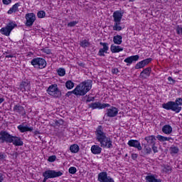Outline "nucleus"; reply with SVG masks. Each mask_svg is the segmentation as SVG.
I'll list each match as a JSON object with an SVG mask.
<instances>
[{
    "label": "nucleus",
    "mask_w": 182,
    "mask_h": 182,
    "mask_svg": "<svg viewBox=\"0 0 182 182\" xmlns=\"http://www.w3.org/2000/svg\"><path fill=\"white\" fill-rule=\"evenodd\" d=\"M122 39H123V37L120 35H117L113 37V42L115 43V45H122Z\"/></svg>",
    "instance_id": "obj_28"
},
{
    "label": "nucleus",
    "mask_w": 182,
    "mask_h": 182,
    "mask_svg": "<svg viewBox=\"0 0 182 182\" xmlns=\"http://www.w3.org/2000/svg\"><path fill=\"white\" fill-rule=\"evenodd\" d=\"M56 160V156L53 155L48 157V161L50 163H53Z\"/></svg>",
    "instance_id": "obj_43"
},
{
    "label": "nucleus",
    "mask_w": 182,
    "mask_h": 182,
    "mask_svg": "<svg viewBox=\"0 0 182 182\" xmlns=\"http://www.w3.org/2000/svg\"><path fill=\"white\" fill-rule=\"evenodd\" d=\"M70 151L71 153H78L79 152V145L73 144L70 146Z\"/></svg>",
    "instance_id": "obj_31"
},
{
    "label": "nucleus",
    "mask_w": 182,
    "mask_h": 182,
    "mask_svg": "<svg viewBox=\"0 0 182 182\" xmlns=\"http://www.w3.org/2000/svg\"><path fill=\"white\" fill-rule=\"evenodd\" d=\"M26 26H32L35 21H36V16L33 13H28L25 16Z\"/></svg>",
    "instance_id": "obj_12"
},
{
    "label": "nucleus",
    "mask_w": 182,
    "mask_h": 182,
    "mask_svg": "<svg viewBox=\"0 0 182 182\" xmlns=\"http://www.w3.org/2000/svg\"><path fill=\"white\" fill-rule=\"evenodd\" d=\"M92 85L93 81L92 80L82 82L73 90V95L75 96H85L92 89Z\"/></svg>",
    "instance_id": "obj_2"
},
{
    "label": "nucleus",
    "mask_w": 182,
    "mask_h": 182,
    "mask_svg": "<svg viewBox=\"0 0 182 182\" xmlns=\"http://www.w3.org/2000/svg\"><path fill=\"white\" fill-rule=\"evenodd\" d=\"M31 64L35 69H45L46 68V60L43 58H33L31 61Z\"/></svg>",
    "instance_id": "obj_6"
},
{
    "label": "nucleus",
    "mask_w": 182,
    "mask_h": 182,
    "mask_svg": "<svg viewBox=\"0 0 182 182\" xmlns=\"http://www.w3.org/2000/svg\"><path fill=\"white\" fill-rule=\"evenodd\" d=\"M73 94V90L69 91L66 93L65 96H67V97H69V96L72 95Z\"/></svg>",
    "instance_id": "obj_53"
},
{
    "label": "nucleus",
    "mask_w": 182,
    "mask_h": 182,
    "mask_svg": "<svg viewBox=\"0 0 182 182\" xmlns=\"http://www.w3.org/2000/svg\"><path fill=\"white\" fill-rule=\"evenodd\" d=\"M12 2V0H3V4L4 5H9Z\"/></svg>",
    "instance_id": "obj_48"
},
{
    "label": "nucleus",
    "mask_w": 182,
    "mask_h": 182,
    "mask_svg": "<svg viewBox=\"0 0 182 182\" xmlns=\"http://www.w3.org/2000/svg\"><path fill=\"white\" fill-rule=\"evenodd\" d=\"M144 150L146 154H150L151 153V148L147 146V145L144 146Z\"/></svg>",
    "instance_id": "obj_40"
},
{
    "label": "nucleus",
    "mask_w": 182,
    "mask_h": 182,
    "mask_svg": "<svg viewBox=\"0 0 182 182\" xmlns=\"http://www.w3.org/2000/svg\"><path fill=\"white\" fill-rule=\"evenodd\" d=\"M126 157H127V154H126Z\"/></svg>",
    "instance_id": "obj_59"
},
{
    "label": "nucleus",
    "mask_w": 182,
    "mask_h": 182,
    "mask_svg": "<svg viewBox=\"0 0 182 182\" xmlns=\"http://www.w3.org/2000/svg\"><path fill=\"white\" fill-rule=\"evenodd\" d=\"M151 146L154 153H159V150L157 149V146H156V145H151Z\"/></svg>",
    "instance_id": "obj_47"
},
{
    "label": "nucleus",
    "mask_w": 182,
    "mask_h": 182,
    "mask_svg": "<svg viewBox=\"0 0 182 182\" xmlns=\"http://www.w3.org/2000/svg\"><path fill=\"white\" fill-rule=\"evenodd\" d=\"M57 73L58 76L63 77L66 75V70L63 68H60L57 70Z\"/></svg>",
    "instance_id": "obj_32"
},
{
    "label": "nucleus",
    "mask_w": 182,
    "mask_h": 182,
    "mask_svg": "<svg viewBox=\"0 0 182 182\" xmlns=\"http://www.w3.org/2000/svg\"><path fill=\"white\" fill-rule=\"evenodd\" d=\"M170 150H171V153L173 154H177V153H178V151H180L178 149V147L174 146H172L170 148Z\"/></svg>",
    "instance_id": "obj_35"
},
{
    "label": "nucleus",
    "mask_w": 182,
    "mask_h": 182,
    "mask_svg": "<svg viewBox=\"0 0 182 182\" xmlns=\"http://www.w3.org/2000/svg\"><path fill=\"white\" fill-rule=\"evenodd\" d=\"M55 126H63V120L58 119L55 121Z\"/></svg>",
    "instance_id": "obj_42"
},
{
    "label": "nucleus",
    "mask_w": 182,
    "mask_h": 182,
    "mask_svg": "<svg viewBox=\"0 0 182 182\" xmlns=\"http://www.w3.org/2000/svg\"><path fill=\"white\" fill-rule=\"evenodd\" d=\"M156 139H158V140L159 141H170V140H173V138L171 137H166V136H161V135H158L156 136Z\"/></svg>",
    "instance_id": "obj_30"
},
{
    "label": "nucleus",
    "mask_w": 182,
    "mask_h": 182,
    "mask_svg": "<svg viewBox=\"0 0 182 182\" xmlns=\"http://www.w3.org/2000/svg\"><path fill=\"white\" fill-rule=\"evenodd\" d=\"M65 87L68 90L73 89L75 87V82H72V80H68L65 82Z\"/></svg>",
    "instance_id": "obj_34"
},
{
    "label": "nucleus",
    "mask_w": 182,
    "mask_h": 182,
    "mask_svg": "<svg viewBox=\"0 0 182 182\" xmlns=\"http://www.w3.org/2000/svg\"><path fill=\"white\" fill-rule=\"evenodd\" d=\"M151 73V68L148 67L141 71V73H140V78L147 79V77H149Z\"/></svg>",
    "instance_id": "obj_21"
},
{
    "label": "nucleus",
    "mask_w": 182,
    "mask_h": 182,
    "mask_svg": "<svg viewBox=\"0 0 182 182\" xmlns=\"http://www.w3.org/2000/svg\"><path fill=\"white\" fill-rule=\"evenodd\" d=\"M16 26H18V24H16L15 21H10L6 27H3L0 29V33L5 36H9L11 32H12L14 28H16Z\"/></svg>",
    "instance_id": "obj_5"
},
{
    "label": "nucleus",
    "mask_w": 182,
    "mask_h": 182,
    "mask_svg": "<svg viewBox=\"0 0 182 182\" xmlns=\"http://www.w3.org/2000/svg\"><path fill=\"white\" fill-rule=\"evenodd\" d=\"M0 160L1 161H5V160H6V154L0 153Z\"/></svg>",
    "instance_id": "obj_44"
},
{
    "label": "nucleus",
    "mask_w": 182,
    "mask_h": 182,
    "mask_svg": "<svg viewBox=\"0 0 182 182\" xmlns=\"http://www.w3.org/2000/svg\"><path fill=\"white\" fill-rule=\"evenodd\" d=\"M77 65H78V66H80L81 68H85V63L78 62Z\"/></svg>",
    "instance_id": "obj_54"
},
{
    "label": "nucleus",
    "mask_w": 182,
    "mask_h": 182,
    "mask_svg": "<svg viewBox=\"0 0 182 182\" xmlns=\"http://www.w3.org/2000/svg\"><path fill=\"white\" fill-rule=\"evenodd\" d=\"M98 181L100 182H114V180L107 176V172H100L98 174Z\"/></svg>",
    "instance_id": "obj_13"
},
{
    "label": "nucleus",
    "mask_w": 182,
    "mask_h": 182,
    "mask_svg": "<svg viewBox=\"0 0 182 182\" xmlns=\"http://www.w3.org/2000/svg\"><path fill=\"white\" fill-rule=\"evenodd\" d=\"M164 1H168V0H164Z\"/></svg>",
    "instance_id": "obj_60"
},
{
    "label": "nucleus",
    "mask_w": 182,
    "mask_h": 182,
    "mask_svg": "<svg viewBox=\"0 0 182 182\" xmlns=\"http://www.w3.org/2000/svg\"><path fill=\"white\" fill-rule=\"evenodd\" d=\"M162 132L164 134H171L173 133V128L168 124H166L162 127Z\"/></svg>",
    "instance_id": "obj_25"
},
{
    "label": "nucleus",
    "mask_w": 182,
    "mask_h": 182,
    "mask_svg": "<svg viewBox=\"0 0 182 182\" xmlns=\"http://www.w3.org/2000/svg\"><path fill=\"white\" fill-rule=\"evenodd\" d=\"M80 45L81 48H89V46H90V43H89V41H87V40L85 39L80 41Z\"/></svg>",
    "instance_id": "obj_33"
},
{
    "label": "nucleus",
    "mask_w": 182,
    "mask_h": 182,
    "mask_svg": "<svg viewBox=\"0 0 182 182\" xmlns=\"http://www.w3.org/2000/svg\"><path fill=\"white\" fill-rule=\"evenodd\" d=\"M144 64L143 63L142 61L139 62L138 63L136 64L135 65V69H142V68H144Z\"/></svg>",
    "instance_id": "obj_37"
},
{
    "label": "nucleus",
    "mask_w": 182,
    "mask_h": 182,
    "mask_svg": "<svg viewBox=\"0 0 182 182\" xmlns=\"http://www.w3.org/2000/svg\"><path fill=\"white\" fill-rule=\"evenodd\" d=\"M77 23H78V21H70V23H68V26L70 28H72L73 26H76Z\"/></svg>",
    "instance_id": "obj_41"
},
{
    "label": "nucleus",
    "mask_w": 182,
    "mask_h": 182,
    "mask_svg": "<svg viewBox=\"0 0 182 182\" xmlns=\"http://www.w3.org/2000/svg\"><path fill=\"white\" fill-rule=\"evenodd\" d=\"M14 55H6V58H14Z\"/></svg>",
    "instance_id": "obj_58"
},
{
    "label": "nucleus",
    "mask_w": 182,
    "mask_h": 182,
    "mask_svg": "<svg viewBox=\"0 0 182 182\" xmlns=\"http://www.w3.org/2000/svg\"><path fill=\"white\" fill-rule=\"evenodd\" d=\"M153 60V58H146L142 61V63L144 64V65L146 66V65H149V63H150V62H151Z\"/></svg>",
    "instance_id": "obj_39"
},
{
    "label": "nucleus",
    "mask_w": 182,
    "mask_h": 182,
    "mask_svg": "<svg viewBox=\"0 0 182 182\" xmlns=\"http://www.w3.org/2000/svg\"><path fill=\"white\" fill-rule=\"evenodd\" d=\"M47 92L50 96H53V97L58 99L62 96V92H60L59 88H58V85L56 84L50 85L47 90Z\"/></svg>",
    "instance_id": "obj_7"
},
{
    "label": "nucleus",
    "mask_w": 182,
    "mask_h": 182,
    "mask_svg": "<svg viewBox=\"0 0 182 182\" xmlns=\"http://www.w3.org/2000/svg\"><path fill=\"white\" fill-rule=\"evenodd\" d=\"M176 33H177L178 35H182V28L180 27V26H178L176 27Z\"/></svg>",
    "instance_id": "obj_45"
},
{
    "label": "nucleus",
    "mask_w": 182,
    "mask_h": 182,
    "mask_svg": "<svg viewBox=\"0 0 182 182\" xmlns=\"http://www.w3.org/2000/svg\"><path fill=\"white\" fill-rule=\"evenodd\" d=\"M76 171H77V170L76 169V167H75V166H71L68 169V172L70 173V174H75Z\"/></svg>",
    "instance_id": "obj_38"
},
{
    "label": "nucleus",
    "mask_w": 182,
    "mask_h": 182,
    "mask_svg": "<svg viewBox=\"0 0 182 182\" xmlns=\"http://www.w3.org/2000/svg\"><path fill=\"white\" fill-rule=\"evenodd\" d=\"M12 135L6 131L0 132V143H11Z\"/></svg>",
    "instance_id": "obj_11"
},
{
    "label": "nucleus",
    "mask_w": 182,
    "mask_h": 182,
    "mask_svg": "<svg viewBox=\"0 0 182 182\" xmlns=\"http://www.w3.org/2000/svg\"><path fill=\"white\" fill-rule=\"evenodd\" d=\"M127 144L129 147H134V149H137L139 151L143 149V147H141V144H140L139 140L131 139L127 142Z\"/></svg>",
    "instance_id": "obj_14"
},
{
    "label": "nucleus",
    "mask_w": 182,
    "mask_h": 182,
    "mask_svg": "<svg viewBox=\"0 0 182 182\" xmlns=\"http://www.w3.org/2000/svg\"><path fill=\"white\" fill-rule=\"evenodd\" d=\"M4 181V175L2 173H0V182Z\"/></svg>",
    "instance_id": "obj_55"
},
{
    "label": "nucleus",
    "mask_w": 182,
    "mask_h": 182,
    "mask_svg": "<svg viewBox=\"0 0 182 182\" xmlns=\"http://www.w3.org/2000/svg\"><path fill=\"white\" fill-rule=\"evenodd\" d=\"M44 177L43 182H46L48 180H49L46 176H43Z\"/></svg>",
    "instance_id": "obj_57"
},
{
    "label": "nucleus",
    "mask_w": 182,
    "mask_h": 182,
    "mask_svg": "<svg viewBox=\"0 0 182 182\" xmlns=\"http://www.w3.org/2000/svg\"><path fill=\"white\" fill-rule=\"evenodd\" d=\"M96 140L100 144L103 149H113V141L112 138L106 136L102 126H98L95 131Z\"/></svg>",
    "instance_id": "obj_1"
},
{
    "label": "nucleus",
    "mask_w": 182,
    "mask_h": 182,
    "mask_svg": "<svg viewBox=\"0 0 182 182\" xmlns=\"http://www.w3.org/2000/svg\"><path fill=\"white\" fill-rule=\"evenodd\" d=\"M90 102H95V97H87L86 102L89 103Z\"/></svg>",
    "instance_id": "obj_46"
},
{
    "label": "nucleus",
    "mask_w": 182,
    "mask_h": 182,
    "mask_svg": "<svg viewBox=\"0 0 182 182\" xmlns=\"http://www.w3.org/2000/svg\"><path fill=\"white\" fill-rule=\"evenodd\" d=\"M110 49L112 53H119V52H122L123 50V48L114 45H112Z\"/></svg>",
    "instance_id": "obj_27"
},
{
    "label": "nucleus",
    "mask_w": 182,
    "mask_h": 182,
    "mask_svg": "<svg viewBox=\"0 0 182 182\" xmlns=\"http://www.w3.org/2000/svg\"><path fill=\"white\" fill-rule=\"evenodd\" d=\"M180 106H182V98H176L175 102L169 101L162 104L163 109H165V110H172L175 113H180L181 112V107Z\"/></svg>",
    "instance_id": "obj_3"
},
{
    "label": "nucleus",
    "mask_w": 182,
    "mask_h": 182,
    "mask_svg": "<svg viewBox=\"0 0 182 182\" xmlns=\"http://www.w3.org/2000/svg\"><path fill=\"white\" fill-rule=\"evenodd\" d=\"M156 177H157V175H148L145 177L146 182H161V179Z\"/></svg>",
    "instance_id": "obj_23"
},
{
    "label": "nucleus",
    "mask_w": 182,
    "mask_h": 182,
    "mask_svg": "<svg viewBox=\"0 0 182 182\" xmlns=\"http://www.w3.org/2000/svg\"><path fill=\"white\" fill-rule=\"evenodd\" d=\"M139 157V155L137 154H132V160H136Z\"/></svg>",
    "instance_id": "obj_51"
},
{
    "label": "nucleus",
    "mask_w": 182,
    "mask_h": 182,
    "mask_svg": "<svg viewBox=\"0 0 182 182\" xmlns=\"http://www.w3.org/2000/svg\"><path fill=\"white\" fill-rule=\"evenodd\" d=\"M91 151L92 154H100L102 153V148L99 145H92L91 146Z\"/></svg>",
    "instance_id": "obj_26"
},
{
    "label": "nucleus",
    "mask_w": 182,
    "mask_h": 182,
    "mask_svg": "<svg viewBox=\"0 0 182 182\" xmlns=\"http://www.w3.org/2000/svg\"><path fill=\"white\" fill-rule=\"evenodd\" d=\"M173 171V168L170 165H163L162 166V172L163 173H170Z\"/></svg>",
    "instance_id": "obj_29"
},
{
    "label": "nucleus",
    "mask_w": 182,
    "mask_h": 182,
    "mask_svg": "<svg viewBox=\"0 0 182 182\" xmlns=\"http://www.w3.org/2000/svg\"><path fill=\"white\" fill-rule=\"evenodd\" d=\"M119 114V109L114 106H110L109 108L106 109L105 116L107 117H116Z\"/></svg>",
    "instance_id": "obj_9"
},
{
    "label": "nucleus",
    "mask_w": 182,
    "mask_h": 182,
    "mask_svg": "<svg viewBox=\"0 0 182 182\" xmlns=\"http://www.w3.org/2000/svg\"><path fill=\"white\" fill-rule=\"evenodd\" d=\"M5 102V99L4 97H0V105L1 103H4Z\"/></svg>",
    "instance_id": "obj_56"
},
{
    "label": "nucleus",
    "mask_w": 182,
    "mask_h": 182,
    "mask_svg": "<svg viewBox=\"0 0 182 182\" xmlns=\"http://www.w3.org/2000/svg\"><path fill=\"white\" fill-rule=\"evenodd\" d=\"M19 6H21V3H16L11 8H10L7 14H12L15 12H19Z\"/></svg>",
    "instance_id": "obj_24"
},
{
    "label": "nucleus",
    "mask_w": 182,
    "mask_h": 182,
    "mask_svg": "<svg viewBox=\"0 0 182 182\" xmlns=\"http://www.w3.org/2000/svg\"><path fill=\"white\" fill-rule=\"evenodd\" d=\"M43 51L47 55H50V53H51V51H50V50L49 48H44Z\"/></svg>",
    "instance_id": "obj_49"
},
{
    "label": "nucleus",
    "mask_w": 182,
    "mask_h": 182,
    "mask_svg": "<svg viewBox=\"0 0 182 182\" xmlns=\"http://www.w3.org/2000/svg\"><path fill=\"white\" fill-rule=\"evenodd\" d=\"M13 111L15 112V113H18V114H21V116H25L26 114V111H25V108L21 105L18 104L16 105L14 108Z\"/></svg>",
    "instance_id": "obj_18"
},
{
    "label": "nucleus",
    "mask_w": 182,
    "mask_h": 182,
    "mask_svg": "<svg viewBox=\"0 0 182 182\" xmlns=\"http://www.w3.org/2000/svg\"><path fill=\"white\" fill-rule=\"evenodd\" d=\"M38 18H45L46 16V13L43 11H40L37 13Z\"/></svg>",
    "instance_id": "obj_36"
},
{
    "label": "nucleus",
    "mask_w": 182,
    "mask_h": 182,
    "mask_svg": "<svg viewBox=\"0 0 182 182\" xmlns=\"http://www.w3.org/2000/svg\"><path fill=\"white\" fill-rule=\"evenodd\" d=\"M168 80L169 82H172V83H173V84L176 83V80L173 79L171 77H168Z\"/></svg>",
    "instance_id": "obj_52"
},
{
    "label": "nucleus",
    "mask_w": 182,
    "mask_h": 182,
    "mask_svg": "<svg viewBox=\"0 0 182 182\" xmlns=\"http://www.w3.org/2000/svg\"><path fill=\"white\" fill-rule=\"evenodd\" d=\"M112 16L114 22L113 31H122V28L120 26V22H122V18H123V13H122L120 11H115L113 13Z\"/></svg>",
    "instance_id": "obj_4"
},
{
    "label": "nucleus",
    "mask_w": 182,
    "mask_h": 182,
    "mask_svg": "<svg viewBox=\"0 0 182 182\" xmlns=\"http://www.w3.org/2000/svg\"><path fill=\"white\" fill-rule=\"evenodd\" d=\"M10 143H12L14 146H23V141L21 137L11 135Z\"/></svg>",
    "instance_id": "obj_15"
},
{
    "label": "nucleus",
    "mask_w": 182,
    "mask_h": 182,
    "mask_svg": "<svg viewBox=\"0 0 182 182\" xmlns=\"http://www.w3.org/2000/svg\"><path fill=\"white\" fill-rule=\"evenodd\" d=\"M112 73H113L114 75H117V74L119 73V69H117V68H114V69H112Z\"/></svg>",
    "instance_id": "obj_50"
},
{
    "label": "nucleus",
    "mask_w": 182,
    "mask_h": 182,
    "mask_svg": "<svg viewBox=\"0 0 182 182\" xmlns=\"http://www.w3.org/2000/svg\"><path fill=\"white\" fill-rule=\"evenodd\" d=\"M88 107L95 110V109H106V107H110V104H102L100 102H95L88 105Z\"/></svg>",
    "instance_id": "obj_10"
},
{
    "label": "nucleus",
    "mask_w": 182,
    "mask_h": 182,
    "mask_svg": "<svg viewBox=\"0 0 182 182\" xmlns=\"http://www.w3.org/2000/svg\"><path fill=\"white\" fill-rule=\"evenodd\" d=\"M100 45L103 48L100 49L98 55L99 56H105V53H107V50H109V43L100 42Z\"/></svg>",
    "instance_id": "obj_17"
},
{
    "label": "nucleus",
    "mask_w": 182,
    "mask_h": 182,
    "mask_svg": "<svg viewBox=\"0 0 182 182\" xmlns=\"http://www.w3.org/2000/svg\"><path fill=\"white\" fill-rule=\"evenodd\" d=\"M18 130L21 133H26V132H33V127H28V125H23L21 124L17 127Z\"/></svg>",
    "instance_id": "obj_19"
},
{
    "label": "nucleus",
    "mask_w": 182,
    "mask_h": 182,
    "mask_svg": "<svg viewBox=\"0 0 182 182\" xmlns=\"http://www.w3.org/2000/svg\"><path fill=\"white\" fill-rule=\"evenodd\" d=\"M139 56L138 55H132V56H129V57L125 58L124 62H125V63H127V66H130V65H132V63H133L134 62H137V60H139Z\"/></svg>",
    "instance_id": "obj_20"
},
{
    "label": "nucleus",
    "mask_w": 182,
    "mask_h": 182,
    "mask_svg": "<svg viewBox=\"0 0 182 182\" xmlns=\"http://www.w3.org/2000/svg\"><path fill=\"white\" fill-rule=\"evenodd\" d=\"M144 140L146 141V146H156V136L154 135L146 136Z\"/></svg>",
    "instance_id": "obj_22"
},
{
    "label": "nucleus",
    "mask_w": 182,
    "mask_h": 182,
    "mask_svg": "<svg viewBox=\"0 0 182 182\" xmlns=\"http://www.w3.org/2000/svg\"><path fill=\"white\" fill-rule=\"evenodd\" d=\"M20 90L21 92H29L31 90V82L28 80L23 81L20 84Z\"/></svg>",
    "instance_id": "obj_16"
},
{
    "label": "nucleus",
    "mask_w": 182,
    "mask_h": 182,
    "mask_svg": "<svg viewBox=\"0 0 182 182\" xmlns=\"http://www.w3.org/2000/svg\"><path fill=\"white\" fill-rule=\"evenodd\" d=\"M43 176H46L48 179L49 178H56V177H61L63 176L62 171H56L55 170H48L43 173Z\"/></svg>",
    "instance_id": "obj_8"
}]
</instances>
